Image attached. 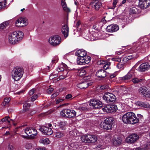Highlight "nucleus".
Wrapping results in <instances>:
<instances>
[{"instance_id": "nucleus-42", "label": "nucleus", "mask_w": 150, "mask_h": 150, "mask_svg": "<svg viewBox=\"0 0 150 150\" xmlns=\"http://www.w3.org/2000/svg\"><path fill=\"white\" fill-rule=\"evenodd\" d=\"M143 80L142 79H138V78H134L132 79V81L134 83H139V82L142 81Z\"/></svg>"}, {"instance_id": "nucleus-8", "label": "nucleus", "mask_w": 150, "mask_h": 150, "mask_svg": "<svg viewBox=\"0 0 150 150\" xmlns=\"http://www.w3.org/2000/svg\"><path fill=\"white\" fill-rule=\"evenodd\" d=\"M25 132L27 135L32 138H34L37 134L36 129L31 127H27L25 129Z\"/></svg>"}, {"instance_id": "nucleus-29", "label": "nucleus", "mask_w": 150, "mask_h": 150, "mask_svg": "<svg viewBox=\"0 0 150 150\" xmlns=\"http://www.w3.org/2000/svg\"><path fill=\"white\" fill-rule=\"evenodd\" d=\"M139 106L142 107L150 109V105L147 102H139L138 103Z\"/></svg>"}, {"instance_id": "nucleus-24", "label": "nucleus", "mask_w": 150, "mask_h": 150, "mask_svg": "<svg viewBox=\"0 0 150 150\" xmlns=\"http://www.w3.org/2000/svg\"><path fill=\"white\" fill-rule=\"evenodd\" d=\"M148 40V39L146 38H141L140 40V42H139L136 43V46H137L138 45H139V46L141 45L143 46V47H145V44H146V42Z\"/></svg>"}, {"instance_id": "nucleus-23", "label": "nucleus", "mask_w": 150, "mask_h": 150, "mask_svg": "<svg viewBox=\"0 0 150 150\" xmlns=\"http://www.w3.org/2000/svg\"><path fill=\"white\" fill-rule=\"evenodd\" d=\"M122 140V139L120 137H114L112 140L113 145L116 146L119 145L121 143Z\"/></svg>"}, {"instance_id": "nucleus-49", "label": "nucleus", "mask_w": 150, "mask_h": 150, "mask_svg": "<svg viewBox=\"0 0 150 150\" xmlns=\"http://www.w3.org/2000/svg\"><path fill=\"white\" fill-rule=\"evenodd\" d=\"M38 96L37 95H34L31 97V100L32 102L34 101L37 98Z\"/></svg>"}, {"instance_id": "nucleus-46", "label": "nucleus", "mask_w": 150, "mask_h": 150, "mask_svg": "<svg viewBox=\"0 0 150 150\" xmlns=\"http://www.w3.org/2000/svg\"><path fill=\"white\" fill-rule=\"evenodd\" d=\"M9 118V117L8 116H7L5 117V118L2 119H1V121L2 122H6V121H7V122L8 123H9L10 122V120H8V119Z\"/></svg>"}, {"instance_id": "nucleus-43", "label": "nucleus", "mask_w": 150, "mask_h": 150, "mask_svg": "<svg viewBox=\"0 0 150 150\" xmlns=\"http://www.w3.org/2000/svg\"><path fill=\"white\" fill-rule=\"evenodd\" d=\"M67 142H65L64 144L63 143H60L59 146L61 147H62L61 148L62 149H65V148L67 146Z\"/></svg>"}, {"instance_id": "nucleus-15", "label": "nucleus", "mask_w": 150, "mask_h": 150, "mask_svg": "<svg viewBox=\"0 0 150 150\" xmlns=\"http://www.w3.org/2000/svg\"><path fill=\"white\" fill-rule=\"evenodd\" d=\"M40 130L42 132L44 135H50L53 133L52 129L46 126H43L40 129Z\"/></svg>"}, {"instance_id": "nucleus-44", "label": "nucleus", "mask_w": 150, "mask_h": 150, "mask_svg": "<svg viewBox=\"0 0 150 150\" xmlns=\"http://www.w3.org/2000/svg\"><path fill=\"white\" fill-rule=\"evenodd\" d=\"M117 2V0H113L112 3L113 6L112 7H110L109 8L111 9H114L116 7V5Z\"/></svg>"}, {"instance_id": "nucleus-27", "label": "nucleus", "mask_w": 150, "mask_h": 150, "mask_svg": "<svg viewBox=\"0 0 150 150\" xmlns=\"http://www.w3.org/2000/svg\"><path fill=\"white\" fill-rule=\"evenodd\" d=\"M39 142L44 144H47L50 143V142L48 138L44 137L40 139Z\"/></svg>"}, {"instance_id": "nucleus-13", "label": "nucleus", "mask_w": 150, "mask_h": 150, "mask_svg": "<svg viewBox=\"0 0 150 150\" xmlns=\"http://www.w3.org/2000/svg\"><path fill=\"white\" fill-rule=\"evenodd\" d=\"M139 136L135 134L130 135L126 139V141L128 143L132 144L139 139Z\"/></svg>"}, {"instance_id": "nucleus-61", "label": "nucleus", "mask_w": 150, "mask_h": 150, "mask_svg": "<svg viewBox=\"0 0 150 150\" xmlns=\"http://www.w3.org/2000/svg\"><path fill=\"white\" fill-rule=\"evenodd\" d=\"M128 76H129V77H130V76H124L122 77V79L123 80H125L128 79L129 77Z\"/></svg>"}, {"instance_id": "nucleus-51", "label": "nucleus", "mask_w": 150, "mask_h": 150, "mask_svg": "<svg viewBox=\"0 0 150 150\" xmlns=\"http://www.w3.org/2000/svg\"><path fill=\"white\" fill-rule=\"evenodd\" d=\"M35 89L33 88L30 90L29 92V94L30 95H33L35 93Z\"/></svg>"}, {"instance_id": "nucleus-2", "label": "nucleus", "mask_w": 150, "mask_h": 150, "mask_svg": "<svg viewBox=\"0 0 150 150\" xmlns=\"http://www.w3.org/2000/svg\"><path fill=\"white\" fill-rule=\"evenodd\" d=\"M139 119L135 114L132 112H129L125 114L122 117V121L125 124H134L139 122Z\"/></svg>"}, {"instance_id": "nucleus-28", "label": "nucleus", "mask_w": 150, "mask_h": 150, "mask_svg": "<svg viewBox=\"0 0 150 150\" xmlns=\"http://www.w3.org/2000/svg\"><path fill=\"white\" fill-rule=\"evenodd\" d=\"M128 90V89L124 86H122L120 87V92L121 93H122L124 95H125L126 96L128 94V93H127Z\"/></svg>"}, {"instance_id": "nucleus-52", "label": "nucleus", "mask_w": 150, "mask_h": 150, "mask_svg": "<svg viewBox=\"0 0 150 150\" xmlns=\"http://www.w3.org/2000/svg\"><path fill=\"white\" fill-rule=\"evenodd\" d=\"M54 89L52 88H50L47 90V92L48 94L51 93L53 91Z\"/></svg>"}, {"instance_id": "nucleus-38", "label": "nucleus", "mask_w": 150, "mask_h": 150, "mask_svg": "<svg viewBox=\"0 0 150 150\" xmlns=\"http://www.w3.org/2000/svg\"><path fill=\"white\" fill-rule=\"evenodd\" d=\"M30 105L29 103H24L23 104V110L25 111H26L29 108L30 106Z\"/></svg>"}, {"instance_id": "nucleus-26", "label": "nucleus", "mask_w": 150, "mask_h": 150, "mask_svg": "<svg viewBox=\"0 0 150 150\" xmlns=\"http://www.w3.org/2000/svg\"><path fill=\"white\" fill-rule=\"evenodd\" d=\"M65 0H62L61 1V5L64 11L67 12H70L71 11L70 9L68 8L65 1Z\"/></svg>"}, {"instance_id": "nucleus-10", "label": "nucleus", "mask_w": 150, "mask_h": 150, "mask_svg": "<svg viewBox=\"0 0 150 150\" xmlns=\"http://www.w3.org/2000/svg\"><path fill=\"white\" fill-rule=\"evenodd\" d=\"M103 98L107 103H109L114 101L115 100V96L112 93H107L105 94Z\"/></svg>"}, {"instance_id": "nucleus-7", "label": "nucleus", "mask_w": 150, "mask_h": 150, "mask_svg": "<svg viewBox=\"0 0 150 150\" xmlns=\"http://www.w3.org/2000/svg\"><path fill=\"white\" fill-rule=\"evenodd\" d=\"M90 76H86L83 78L84 80H85L86 82H83L82 83H80L77 85V87L81 89L86 88L90 85H91L93 83V82H88V79L90 78Z\"/></svg>"}, {"instance_id": "nucleus-64", "label": "nucleus", "mask_w": 150, "mask_h": 150, "mask_svg": "<svg viewBox=\"0 0 150 150\" xmlns=\"http://www.w3.org/2000/svg\"><path fill=\"white\" fill-rule=\"evenodd\" d=\"M81 110L85 111L86 110V108L85 107H81L80 108Z\"/></svg>"}, {"instance_id": "nucleus-36", "label": "nucleus", "mask_w": 150, "mask_h": 150, "mask_svg": "<svg viewBox=\"0 0 150 150\" xmlns=\"http://www.w3.org/2000/svg\"><path fill=\"white\" fill-rule=\"evenodd\" d=\"M6 4V0H0V9L5 7Z\"/></svg>"}, {"instance_id": "nucleus-33", "label": "nucleus", "mask_w": 150, "mask_h": 150, "mask_svg": "<svg viewBox=\"0 0 150 150\" xmlns=\"http://www.w3.org/2000/svg\"><path fill=\"white\" fill-rule=\"evenodd\" d=\"M110 112H115L117 110V107L115 104L110 105Z\"/></svg>"}, {"instance_id": "nucleus-32", "label": "nucleus", "mask_w": 150, "mask_h": 150, "mask_svg": "<svg viewBox=\"0 0 150 150\" xmlns=\"http://www.w3.org/2000/svg\"><path fill=\"white\" fill-rule=\"evenodd\" d=\"M138 70L135 69L134 67H133L128 72V75H135L137 74V72Z\"/></svg>"}, {"instance_id": "nucleus-18", "label": "nucleus", "mask_w": 150, "mask_h": 150, "mask_svg": "<svg viewBox=\"0 0 150 150\" xmlns=\"http://www.w3.org/2000/svg\"><path fill=\"white\" fill-rule=\"evenodd\" d=\"M150 66L148 62H145L141 64L138 69V70L140 71H144L148 70Z\"/></svg>"}, {"instance_id": "nucleus-59", "label": "nucleus", "mask_w": 150, "mask_h": 150, "mask_svg": "<svg viewBox=\"0 0 150 150\" xmlns=\"http://www.w3.org/2000/svg\"><path fill=\"white\" fill-rule=\"evenodd\" d=\"M134 57L132 55H129L127 57H126V60H129L130 59Z\"/></svg>"}, {"instance_id": "nucleus-21", "label": "nucleus", "mask_w": 150, "mask_h": 150, "mask_svg": "<svg viewBox=\"0 0 150 150\" xmlns=\"http://www.w3.org/2000/svg\"><path fill=\"white\" fill-rule=\"evenodd\" d=\"M8 41L10 44L13 45H15L18 43L12 33H11L9 34L8 36Z\"/></svg>"}, {"instance_id": "nucleus-50", "label": "nucleus", "mask_w": 150, "mask_h": 150, "mask_svg": "<svg viewBox=\"0 0 150 150\" xmlns=\"http://www.w3.org/2000/svg\"><path fill=\"white\" fill-rule=\"evenodd\" d=\"M59 94L58 92H56L53 94H52L51 96V98L52 99H54V98L57 96Z\"/></svg>"}, {"instance_id": "nucleus-14", "label": "nucleus", "mask_w": 150, "mask_h": 150, "mask_svg": "<svg viewBox=\"0 0 150 150\" xmlns=\"http://www.w3.org/2000/svg\"><path fill=\"white\" fill-rule=\"evenodd\" d=\"M139 5L141 8L146 9L150 5V0H139Z\"/></svg>"}, {"instance_id": "nucleus-39", "label": "nucleus", "mask_w": 150, "mask_h": 150, "mask_svg": "<svg viewBox=\"0 0 150 150\" xmlns=\"http://www.w3.org/2000/svg\"><path fill=\"white\" fill-rule=\"evenodd\" d=\"M137 47H134V48H130L128 49L127 48H126L127 49V50L126 51H127V52L129 53H132L134 52H135L137 51V50H135V49L136 50L137 49Z\"/></svg>"}, {"instance_id": "nucleus-37", "label": "nucleus", "mask_w": 150, "mask_h": 150, "mask_svg": "<svg viewBox=\"0 0 150 150\" xmlns=\"http://www.w3.org/2000/svg\"><path fill=\"white\" fill-rule=\"evenodd\" d=\"M110 105H108L104 107L102 109L103 111L108 113L110 112Z\"/></svg>"}, {"instance_id": "nucleus-55", "label": "nucleus", "mask_w": 150, "mask_h": 150, "mask_svg": "<svg viewBox=\"0 0 150 150\" xmlns=\"http://www.w3.org/2000/svg\"><path fill=\"white\" fill-rule=\"evenodd\" d=\"M9 24L8 22V21H6L3 22V23L1 24V25H4V27H6Z\"/></svg>"}, {"instance_id": "nucleus-63", "label": "nucleus", "mask_w": 150, "mask_h": 150, "mask_svg": "<svg viewBox=\"0 0 150 150\" xmlns=\"http://www.w3.org/2000/svg\"><path fill=\"white\" fill-rule=\"evenodd\" d=\"M63 100L62 99L59 98L56 101V103L57 104L59 103L60 102L63 101Z\"/></svg>"}, {"instance_id": "nucleus-54", "label": "nucleus", "mask_w": 150, "mask_h": 150, "mask_svg": "<svg viewBox=\"0 0 150 150\" xmlns=\"http://www.w3.org/2000/svg\"><path fill=\"white\" fill-rule=\"evenodd\" d=\"M98 24L97 23L93 25V28L95 30H97L98 29Z\"/></svg>"}, {"instance_id": "nucleus-60", "label": "nucleus", "mask_w": 150, "mask_h": 150, "mask_svg": "<svg viewBox=\"0 0 150 150\" xmlns=\"http://www.w3.org/2000/svg\"><path fill=\"white\" fill-rule=\"evenodd\" d=\"M107 88V86H106L103 85L100 87V89L101 90H103Z\"/></svg>"}, {"instance_id": "nucleus-4", "label": "nucleus", "mask_w": 150, "mask_h": 150, "mask_svg": "<svg viewBox=\"0 0 150 150\" xmlns=\"http://www.w3.org/2000/svg\"><path fill=\"white\" fill-rule=\"evenodd\" d=\"M81 139L84 142L94 143L97 141V138L95 135L88 134L82 136Z\"/></svg>"}, {"instance_id": "nucleus-22", "label": "nucleus", "mask_w": 150, "mask_h": 150, "mask_svg": "<svg viewBox=\"0 0 150 150\" xmlns=\"http://www.w3.org/2000/svg\"><path fill=\"white\" fill-rule=\"evenodd\" d=\"M62 32L65 38H67L68 35L69 28L66 24L62 26Z\"/></svg>"}, {"instance_id": "nucleus-41", "label": "nucleus", "mask_w": 150, "mask_h": 150, "mask_svg": "<svg viewBox=\"0 0 150 150\" xmlns=\"http://www.w3.org/2000/svg\"><path fill=\"white\" fill-rule=\"evenodd\" d=\"M22 76H12V78L15 81H17L22 77Z\"/></svg>"}, {"instance_id": "nucleus-16", "label": "nucleus", "mask_w": 150, "mask_h": 150, "mask_svg": "<svg viewBox=\"0 0 150 150\" xmlns=\"http://www.w3.org/2000/svg\"><path fill=\"white\" fill-rule=\"evenodd\" d=\"M12 33L14 35L18 43L22 39L23 37V33L21 31H16Z\"/></svg>"}, {"instance_id": "nucleus-11", "label": "nucleus", "mask_w": 150, "mask_h": 150, "mask_svg": "<svg viewBox=\"0 0 150 150\" xmlns=\"http://www.w3.org/2000/svg\"><path fill=\"white\" fill-rule=\"evenodd\" d=\"M139 92L144 96L147 98H150V91L145 86H142L139 88L138 90Z\"/></svg>"}, {"instance_id": "nucleus-31", "label": "nucleus", "mask_w": 150, "mask_h": 150, "mask_svg": "<svg viewBox=\"0 0 150 150\" xmlns=\"http://www.w3.org/2000/svg\"><path fill=\"white\" fill-rule=\"evenodd\" d=\"M108 73H107L105 70L103 69H100L98 70L96 72V75H107Z\"/></svg>"}, {"instance_id": "nucleus-12", "label": "nucleus", "mask_w": 150, "mask_h": 150, "mask_svg": "<svg viewBox=\"0 0 150 150\" xmlns=\"http://www.w3.org/2000/svg\"><path fill=\"white\" fill-rule=\"evenodd\" d=\"M27 20L22 18H19L16 21L15 24L16 26L22 27L25 26L28 24Z\"/></svg>"}, {"instance_id": "nucleus-5", "label": "nucleus", "mask_w": 150, "mask_h": 150, "mask_svg": "<svg viewBox=\"0 0 150 150\" xmlns=\"http://www.w3.org/2000/svg\"><path fill=\"white\" fill-rule=\"evenodd\" d=\"M60 114L63 117L72 118L76 116V112L74 110L65 109L62 110Z\"/></svg>"}, {"instance_id": "nucleus-19", "label": "nucleus", "mask_w": 150, "mask_h": 150, "mask_svg": "<svg viewBox=\"0 0 150 150\" xmlns=\"http://www.w3.org/2000/svg\"><path fill=\"white\" fill-rule=\"evenodd\" d=\"M119 29L118 25H110L108 26L106 28L107 30L109 32H113L117 31Z\"/></svg>"}, {"instance_id": "nucleus-25", "label": "nucleus", "mask_w": 150, "mask_h": 150, "mask_svg": "<svg viewBox=\"0 0 150 150\" xmlns=\"http://www.w3.org/2000/svg\"><path fill=\"white\" fill-rule=\"evenodd\" d=\"M68 147L69 150H75L79 149L78 144L77 142L72 143L69 145Z\"/></svg>"}, {"instance_id": "nucleus-48", "label": "nucleus", "mask_w": 150, "mask_h": 150, "mask_svg": "<svg viewBox=\"0 0 150 150\" xmlns=\"http://www.w3.org/2000/svg\"><path fill=\"white\" fill-rule=\"evenodd\" d=\"M25 147L27 149H31L32 145L30 143H27L25 146Z\"/></svg>"}, {"instance_id": "nucleus-53", "label": "nucleus", "mask_w": 150, "mask_h": 150, "mask_svg": "<svg viewBox=\"0 0 150 150\" xmlns=\"http://www.w3.org/2000/svg\"><path fill=\"white\" fill-rule=\"evenodd\" d=\"M129 13H130L134 14L136 13L135 8H131L129 11Z\"/></svg>"}, {"instance_id": "nucleus-47", "label": "nucleus", "mask_w": 150, "mask_h": 150, "mask_svg": "<svg viewBox=\"0 0 150 150\" xmlns=\"http://www.w3.org/2000/svg\"><path fill=\"white\" fill-rule=\"evenodd\" d=\"M58 58L57 56H54L52 59V62L53 63L57 62L58 60Z\"/></svg>"}, {"instance_id": "nucleus-34", "label": "nucleus", "mask_w": 150, "mask_h": 150, "mask_svg": "<svg viewBox=\"0 0 150 150\" xmlns=\"http://www.w3.org/2000/svg\"><path fill=\"white\" fill-rule=\"evenodd\" d=\"M55 137L57 138H61L64 136L63 133L61 131L57 130L55 132Z\"/></svg>"}, {"instance_id": "nucleus-30", "label": "nucleus", "mask_w": 150, "mask_h": 150, "mask_svg": "<svg viewBox=\"0 0 150 150\" xmlns=\"http://www.w3.org/2000/svg\"><path fill=\"white\" fill-rule=\"evenodd\" d=\"M10 98L9 97H6L4 99V101L1 103V105L3 106H5L8 105L10 100Z\"/></svg>"}, {"instance_id": "nucleus-62", "label": "nucleus", "mask_w": 150, "mask_h": 150, "mask_svg": "<svg viewBox=\"0 0 150 150\" xmlns=\"http://www.w3.org/2000/svg\"><path fill=\"white\" fill-rule=\"evenodd\" d=\"M35 150H46L45 147H39L37 148Z\"/></svg>"}, {"instance_id": "nucleus-35", "label": "nucleus", "mask_w": 150, "mask_h": 150, "mask_svg": "<svg viewBox=\"0 0 150 150\" xmlns=\"http://www.w3.org/2000/svg\"><path fill=\"white\" fill-rule=\"evenodd\" d=\"M65 67H66V65H65L64 63H62V64L60 65L59 67L57 69V70L58 72L64 71V67L65 68Z\"/></svg>"}, {"instance_id": "nucleus-6", "label": "nucleus", "mask_w": 150, "mask_h": 150, "mask_svg": "<svg viewBox=\"0 0 150 150\" xmlns=\"http://www.w3.org/2000/svg\"><path fill=\"white\" fill-rule=\"evenodd\" d=\"M60 37L58 35H55L50 37L48 40V42L52 45L56 46L59 45L61 42Z\"/></svg>"}, {"instance_id": "nucleus-57", "label": "nucleus", "mask_w": 150, "mask_h": 150, "mask_svg": "<svg viewBox=\"0 0 150 150\" xmlns=\"http://www.w3.org/2000/svg\"><path fill=\"white\" fill-rule=\"evenodd\" d=\"M72 97V95L71 94H68L67 95L65 96V99H68L71 98Z\"/></svg>"}, {"instance_id": "nucleus-1", "label": "nucleus", "mask_w": 150, "mask_h": 150, "mask_svg": "<svg viewBox=\"0 0 150 150\" xmlns=\"http://www.w3.org/2000/svg\"><path fill=\"white\" fill-rule=\"evenodd\" d=\"M77 58V63L79 65H85L88 64L91 59V57L87 55L86 52L84 50L80 49L76 52Z\"/></svg>"}, {"instance_id": "nucleus-20", "label": "nucleus", "mask_w": 150, "mask_h": 150, "mask_svg": "<svg viewBox=\"0 0 150 150\" xmlns=\"http://www.w3.org/2000/svg\"><path fill=\"white\" fill-rule=\"evenodd\" d=\"M91 5L92 7L96 11L99 10L102 6L101 3L98 1L97 0L93 1L91 4Z\"/></svg>"}, {"instance_id": "nucleus-58", "label": "nucleus", "mask_w": 150, "mask_h": 150, "mask_svg": "<svg viewBox=\"0 0 150 150\" xmlns=\"http://www.w3.org/2000/svg\"><path fill=\"white\" fill-rule=\"evenodd\" d=\"M59 77H58L56 79L57 81H59L60 79H62L65 78L64 76H59Z\"/></svg>"}, {"instance_id": "nucleus-17", "label": "nucleus", "mask_w": 150, "mask_h": 150, "mask_svg": "<svg viewBox=\"0 0 150 150\" xmlns=\"http://www.w3.org/2000/svg\"><path fill=\"white\" fill-rule=\"evenodd\" d=\"M11 73L12 75H23L24 74L23 69L19 67H15L12 70Z\"/></svg>"}, {"instance_id": "nucleus-9", "label": "nucleus", "mask_w": 150, "mask_h": 150, "mask_svg": "<svg viewBox=\"0 0 150 150\" xmlns=\"http://www.w3.org/2000/svg\"><path fill=\"white\" fill-rule=\"evenodd\" d=\"M90 105L93 109H100L102 106V102L97 99H91L89 104Z\"/></svg>"}, {"instance_id": "nucleus-40", "label": "nucleus", "mask_w": 150, "mask_h": 150, "mask_svg": "<svg viewBox=\"0 0 150 150\" xmlns=\"http://www.w3.org/2000/svg\"><path fill=\"white\" fill-rule=\"evenodd\" d=\"M78 72L79 75H85L86 74V71L84 69L76 70Z\"/></svg>"}, {"instance_id": "nucleus-56", "label": "nucleus", "mask_w": 150, "mask_h": 150, "mask_svg": "<svg viewBox=\"0 0 150 150\" xmlns=\"http://www.w3.org/2000/svg\"><path fill=\"white\" fill-rule=\"evenodd\" d=\"M8 148L9 150H13L14 148L12 145L9 144L8 146Z\"/></svg>"}, {"instance_id": "nucleus-45", "label": "nucleus", "mask_w": 150, "mask_h": 150, "mask_svg": "<svg viewBox=\"0 0 150 150\" xmlns=\"http://www.w3.org/2000/svg\"><path fill=\"white\" fill-rule=\"evenodd\" d=\"M117 67L118 68L122 69H123L124 67V65L121 63H119L117 65Z\"/></svg>"}, {"instance_id": "nucleus-3", "label": "nucleus", "mask_w": 150, "mask_h": 150, "mask_svg": "<svg viewBox=\"0 0 150 150\" xmlns=\"http://www.w3.org/2000/svg\"><path fill=\"white\" fill-rule=\"evenodd\" d=\"M113 119L111 117L107 118L103 122H101L100 124V127L106 130H109L112 128V122Z\"/></svg>"}]
</instances>
